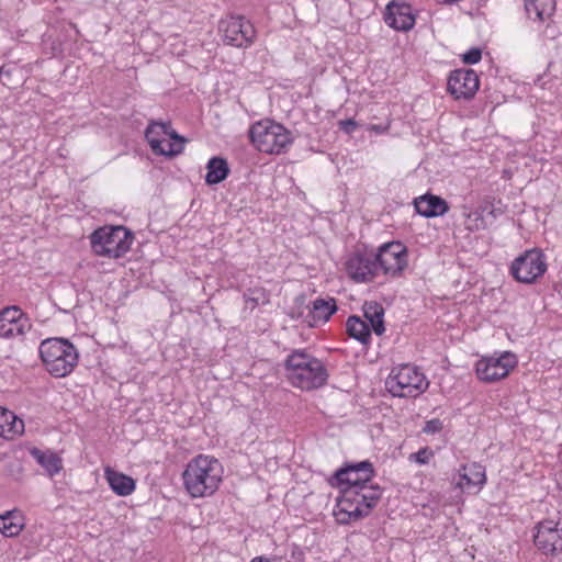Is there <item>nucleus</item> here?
<instances>
[{
	"label": "nucleus",
	"mask_w": 562,
	"mask_h": 562,
	"mask_svg": "<svg viewBox=\"0 0 562 562\" xmlns=\"http://www.w3.org/2000/svg\"><path fill=\"white\" fill-rule=\"evenodd\" d=\"M22 530V525L13 521V513L0 515V532L5 537H15Z\"/></svg>",
	"instance_id": "obj_28"
},
{
	"label": "nucleus",
	"mask_w": 562,
	"mask_h": 562,
	"mask_svg": "<svg viewBox=\"0 0 562 562\" xmlns=\"http://www.w3.org/2000/svg\"><path fill=\"white\" fill-rule=\"evenodd\" d=\"M482 58V49L479 47H472L462 55V61L465 65H474Z\"/></svg>",
	"instance_id": "obj_32"
},
{
	"label": "nucleus",
	"mask_w": 562,
	"mask_h": 562,
	"mask_svg": "<svg viewBox=\"0 0 562 562\" xmlns=\"http://www.w3.org/2000/svg\"><path fill=\"white\" fill-rule=\"evenodd\" d=\"M385 385L393 396L416 397L428 387V381L417 367L406 363L392 369Z\"/></svg>",
	"instance_id": "obj_7"
},
{
	"label": "nucleus",
	"mask_w": 562,
	"mask_h": 562,
	"mask_svg": "<svg viewBox=\"0 0 562 562\" xmlns=\"http://www.w3.org/2000/svg\"><path fill=\"white\" fill-rule=\"evenodd\" d=\"M442 429V422L439 418L427 420L423 427L425 434H436Z\"/></svg>",
	"instance_id": "obj_34"
},
{
	"label": "nucleus",
	"mask_w": 562,
	"mask_h": 562,
	"mask_svg": "<svg viewBox=\"0 0 562 562\" xmlns=\"http://www.w3.org/2000/svg\"><path fill=\"white\" fill-rule=\"evenodd\" d=\"M133 233L124 226H103L91 236V248L97 256L119 259L130 251Z\"/></svg>",
	"instance_id": "obj_5"
},
{
	"label": "nucleus",
	"mask_w": 562,
	"mask_h": 562,
	"mask_svg": "<svg viewBox=\"0 0 562 562\" xmlns=\"http://www.w3.org/2000/svg\"><path fill=\"white\" fill-rule=\"evenodd\" d=\"M249 138L259 151L277 155L283 153L293 142L290 131L269 120L252 124Z\"/></svg>",
	"instance_id": "obj_6"
},
{
	"label": "nucleus",
	"mask_w": 562,
	"mask_h": 562,
	"mask_svg": "<svg viewBox=\"0 0 562 562\" xmlns=\"http://www.w3.org/2000/svg\"><path fill=\"white\" fill-rule=\"evenodd\" d=\"M283 368L288 381L303 391L324 386L329 376L325 363L306 349H293L286 356Z\"/></svg>",
	"instance_id": "obj_2"
},
{
	"label": "nucleus",
	"mask_w": 562,
	"mask_h": 562,
	"mask_svg": "<svg viewBox=\"0 0 562 562\" xmlns=\"http://www.w3.org/2000/svg\"><path fill=\"white\" fill-rule=\"evenodd\" d=\"M205 182L209 186L218 184L229 175V167L226 159L222 157H212L206 165Z\"/></svg>",
	"instance_id": "obj_25"
},
{
	"label": "nucleus",
	"mask_w": 562,
	"mask_h": 562,
	"mask_svg": "<svg viewBox=\"0 0 562 562\" xmlns=\"http://www.w3.org/2000/svg\"><path fill=\"white\" fill-rule=\"evenodd\" d=\"M525 10L532 21L543 23L555 10V0H525Z\"/></svg>",
	"instance_id": "obj_21"
},
{
	"label": "nucleus",
	"mask_w": 562,
	"mask_h": 562,
	"mask_svg": "<svg viewBox=\"0 0 562 562\" xmlns=\"http://www.w3.org/2000/svg\"><path fill=\"white\" fill-rule=\"evenodd\" d=\"M384 21L396 31L407 32L415 25V15L411 4L392 1L386 5Z\"/></svg>",
	"instance_id": "obj_16"
},
{
	"label": "nucleus",
	"mask_w": 562,
	"mask_h": 562,
	"mask_svg": "<svg viewBox=\"0 0 562 562\" xmlns=\"http://www.w3.org/2000/svg\"><path fill=\"white\" fill-rule=\"evenodd\" d=\"M223 41L225 44L235 47H248L255 38L252 24L244 16H231L227 21L221 22Z\"/></svg>",
	"instance_id": "obj_13"
},
{
	"label": "nucleus",
	"mask_w": 562,
	"mask_h": 562,
	"mask_svg": "<svg viewBox=\"0 0 562 562\" xmlns=\"http://www.w3.org/2000/svg\"><path fill=\"white\" fill-rule=\"evenodd\" d=\"M105 477L112 491L120 496H127L135 490V481L124 473L106 469Z\"/></svg>",
	"instance_id": "obj_22"
},
{
	"label": "nucleus",
	"mask_w": 562,
	"mask_h": 562,
	"mask_svg": "<svg viewBox=\"0 0 562 562\" xmlns=\"http://www.w3.org/2000/svg\"><path fill=\"white\" fill-rule=\"evenodd\" d=\"M291 559L294 562H303L304 560V552L297 544H292Z\"/></svg>",
	"instance_id": "obj_36"
},
{
	"label": "nucleus",
	"mask_w": 562,
	"mask_h": 562,
	"mask_svg": "<svg viewBox=\"0 0 562 562\" xmlns=\"http://www.w3.org/2000/svg\"><path fill=\"white\" fill-rule=\"evenodd\" d=\"M363 316L369 322L370 329L376 335L382 336L385 331L384 307L376 301H366L363 306Z\"/></svg>",
	"instance_id": "obj_19"
},
{
	"label": "nucleus",
	"mask_w": 562,
	"mask_h": 562,
	"mask_svg": "<svg viewBox=\"0 0 562 562\" xmlns=\"http://www.w3.org/2000/svg\"><path fill=\"white\" fill-rule=\"evenodd\" d=\"M182 480L191 497L212 496L222 482V464L214 457L199 454L186 465Z\"/></svg>",
	"instance_id": "obj_3"
},
{
	"label": "nucleus",
	"mask_w": 562,
	"mask_h": 562,
	"mask_svg": "<svg viewBox=\"0 0 562 562\" xmlns=\"http://www.w3.org/2000/svg\"><path fill=\"white\" fill-rule=\"evenodd\" d=\"M339 130L344 133L351 135L360 124L353 119L341 120L338 122Z\"/></svg>",
	"instance_id": "obj_33"
},
{
	"label": "nucleus",
	"mask_w": 562,
	"mask_h": 562,
	"mask_svg": "<svg viewBox=\"0 0 562 562\" xmlns=\"http://www.w3.org/2000/svg\"><path fill=\"white\" fill-rule=\"evenodd\" d=\"M244 299L246 304H249L250 308L254 310L265 299V291L262 289L248 290L244 293Z\"/></svg>",
	"instance_id": "obj_30"
},
{
	"label": "nucleus",
	"mask_w": 562,
	"mask_h": 562,
	"mask_svg": "<svg viewBox=\"0 0 562 562\" xmlns=\"http://www.w3.org/2000/svg\"><path fill=\"white\" fill-rule=\"evenodd\" d=\"M29 452L37 461V463L45 469L50 477L59 473V471L63 469L61 458L49 449L41 450L36 447H33L29 450Z\"/></svg>",
	"instance_id": "obj_20"
},
{
	"label": "nucleus",
	"mask_w": 562,
	"mask_h": 562,
	"mask_svg": "<svg viewBox=\"0 0 562 562\" xmlns=\"http://www.w3.org/2000/svg\"><path fill=\"white\" fill-rule=\"evenodd\" d=\"M432 457H434V451L430 448L425 447V448L419 449L417 452L412 453L409 456V460H414L418 464L424 465V464H427Z\"/></svg>",
	"instance_id": "obj_31"
},
{
	"label": "nucleus",
	"mask_w": 562,
	"mask_h": 562,
	"mask_svg": "<svg viewBox=\"0 0 562 562\" xmlns=\"http://www.w3.org/2000/svg\"><path fill=\"white\" fill-rule=\"evenodd\" d=\"M336 311L337 305L335 299H316L313 302V307L308 314V316L312 318V321H308L310 326H316L317 322H327Z\"/></svg>",
	"instance_id": "obj_23"
},
{
	"label": "nucleus",
	"mask_w": 562,
	"mask_h": 562,
	"mask_svg": "<svg viewBox=\"0 0 562 562\" xmlns=\"http://www.w3.org/2000/svg\"><path fill=\"white\" fill-rule=\"evenodd\" d=\"M533 536L535 546L546 555L562 552V526L559 521L546 519L537 524Z\"/></svg>",
	"instance_id": "obj_11"
},
{
	"label": "nucleus",
	"mask_w": 562,
	"mask_h": 562,
	"mask_svg": "<svg viewBox=\"0 0 562 562\" xmlns=\"http://www.w3.org/2000/svg\"><path fill=\"white\" fill-rule=\"evenodd\" d=\"M182 151L183 146L181 144H175L173 142H168L165 139L160 140V149L153 150V153L156 155L166 156L169 158L176 157Z\"/></svg>",
	"instance_id": "obj_29"
},
{
	"label": "nucleus",
	"mask_w": 562,
	"mask_h": 562,
	"mask_svg": "<svg viewBox=\"0 0 562 562\" xmlns=\"http://www.w3.org/2000/svg\"><path fill=\"white\" fill-rule=\"evenodd\" d=\"M11 74H12V69H11V68H8V67H7V66H4V65L0 67V77H1V76H7V77H9V76H11Z\"/></svg>",
	"instance_id": "obj_37"
},
{
	"label": "nucleus",
	"mask_w": 562,
	"mask_h": 562,
	"mask_svg": "<svg viewBox=\"0 0 562 562\" xmlns=\"http://www.w3.org/2000/svg\"><path fill=\"white\" fill-rule=\"evenodd\" d=\"M168 123L153 121L145 131V138L151 150L160 149L161 136L166 134Z\"/></svg>",
	"instance_id": "obj_26"
},
{
	"label": "nucleus",
	"mask_w": 562,
	"mask_h": 562,
	"mask_svg": "<svg viewBox=\"0 0 562 562\" xmlns=\"http://www.w3.org/2000/svg\"><path fill=\"white\" fill-rule=\"evenodd\" d=\"M516 366V356L504 351L499 356L481 358L475 364V372L479 380L493 383L506 378Z\"/></svg>",
	"instance_id": "obj_9"
},
{
	"label": "nucleus",
	"mask_w": 562,
	"mask_h": 562,
	"mask_svg": "<svg viewBox=\"0 0 562 562\" xmlns=\"http://www.w3.org/2000/svg\"><path fill=\"white\" fill-rule=\"evenodd\" d=\"M5 417V424L0 425V436L3 438H13L15 435H20L24 430V423L22 419H18L11 412L3 413Z\"/></svg>",
	"instance_id": "obj_27"
},
{
	"label": "nucleus",
	"mask_w": 562,
	"mask_h": 562,
	"mask_svg": "<svg viewBox=\"0 0 562 562\" xmlns=\"http://www.w3.org/2000/svg\"><path fill=\"white\" fill-rule=\"evenodd\" d=\"M251 562H269V560L263 557H257L252 559Z\"/></svg>",
	"instance_id": "obj_38"
},
{
	"label": "nucleus",
	"mask_w": 562,
	"mask_h": 562,
	"mask_svg": "<svg viewBox=\"0 0 562 562\" xmlns=\"http://www.w3.org/2000/svg\"><path fill=\"white\" fill-rule=\"evenodd\" d=\"M30 328V318L19 306H7L0 311V338H14Z\"/></svg>",
	"instance_id": "obj_15"
},
{
	"label": "nucleus",
	"mask_w": 562,
	"mask_h": 562,
	"mask_svg": "<svg viewBox=\"0 0 562 562\" xmlns=\"http://www.w3.org/2000/svg\"><path fill=\"white\" fill-rule=\"evenodd\" d=\"M346 330L351 338L358 340L362 345L368 346L371 342L372 330L370 329L369 324L357 315H350L347 318Z\"/></svg>",
	"instance_id": "obj_24"
},
{
	"label": "nucleus",
	"mask_w": 562,
	"mask_h": 562,
	"mask_svg": "<svg viewBox=\"0 0 562 562\" xmlns=\"http://www.w3.org/2000/svg\"><path fill=\"white\" fill-rule=\"evenodd\" d=\"M374 252L356 249L346 261V271L356 282H370L379 273Z\"/></svg>",
	"instance_id": "obj_12"
},
{
	"label": "nucleus",
	"mask_w": 562,
	"mask_h": 562,
	"mask_svg": "<svg viewBox=\"0 0 562 562\" xmlns=\"http://www.w3.org/2000/svg\"><path fill=\"white\" fill-rule=\"evenodd\" d=\"M165 135L169 136L170 139H172L175 144H181L183 146V144L186 143V138L182 137L181 135H179L176 131H173L169 123H168V128H166Z\"/></svg>",
	"instance_id": "obj_35"
},
{
	"label": "nucleus",
	"mask_w": 562,
	"mask_h": 562,
	"mask_svg": "<svg viewBox=\"0 0 562 562\" xmlns=\"http://www.w3.org/2000/svg\"><path fill=\"white\" fill-rule=\"evenodd\" d=\"M414 206L416 212L426 218L442 216L449 211L448 202L441 196L431 193L416 198Z\"/></svg>",
	"instance_id": "obj_17"
},
{
	"label": "nucleus",
	"mask_w": 562,
	"mask_h": 562,
	"mask_svg": "<svg viewBox=\"0 0 562 562\" xmlns=\"http://www.w3.org/2000/svg\"><path fill=\"white\" fill-rule=\"evenodd\" d=\"M546 256L539 248L525 250L510 265L512 277L525 284H532L547 271Z\"/></svg>",
	"instance_id": "obj_8"
},
{
	"label": "nucleus",
	"mask_w": 562,
	"mask_h": 562,
	"mask_svg": "<svg viewBox=\"0 0 562 562\" xmlns=\"http://www.w3.org/2000/svg\"><path fill=\"white\" fill-rule=\"evenodd\" d=\"M486 482L485 469L479 463H472L470 465H463L459 472V481L457 486L461 490L471 491L476 488L480 491Z\"/></svg>",
	"instance_id": "obj_18"
},
{
	"label": "nucleus",
	"mask_w": 562,
	"mask_h": 562,
	"mask_svg": "<svg viewBox=\"0 0 562 562\" xmlns=\"http://www.w3.org/2000/svg\"><path fill=\"white\" fill-rule=\"evenodd\" d=\"M374 256L379 271L384 274L397 277L407 267V248L401 241L383 244Z\"/></svg>",
	"instance_id": "obj_10"
},
{
	"label": "nucleus",
	"mask_w": 562,
	"mask_h": 562,
	"mask_svg": "<svg viewBox=\"0 0 562 562\" xmlns=\"http://www.w3.org/2000/svg\"><path fill=\"white\" fill-rule=\"evenodd\" d=\"M40 358L45 370L55 378L70 374L79 362V352L66 338L44 339L38 347Z\"/></svg>",
	"instance_id": "obj_4"
},
{
	"label": "nucleus",
	"mask_w": 562,
	"mask_h": 562,
	"mask_svg": "<svg viewBox=\"0 0 562 562\" xmlns=\"http://www.w3.org/2000/svg\"><path fill=\"white\" fill-rule=\"evenodd\" d=\"M447 88L456 99L470 100L480 88V79L473 69H456L449 75Z\"/></svg>",
	"instance_id": "obj_14"
},
{
	"label": "nucleus",
	"mask_w": 562,
	"mask_h": 562,
	"mask_svg": "<svg viewBox=\"0 0 562 562\" xmlns=\"http://www.w3.org/2000/svg\"><path fill=\"white\" fill-rule=\"evenodd\" d=\"M375 476L370 460L345 462L329 479L340 490L335 516L340 525H349L370 515L382 497V488L370 484Z\"/></svg>",
	"instance_id": "obj_1"
}]
</instances>
